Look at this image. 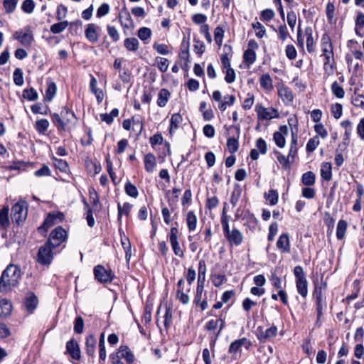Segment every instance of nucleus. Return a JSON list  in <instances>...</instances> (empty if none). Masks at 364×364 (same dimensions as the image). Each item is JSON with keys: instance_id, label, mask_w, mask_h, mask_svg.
<instances>
[{"instance_id": "a18cd8bd", "label": "nucleus", "mask_w": 364, "mask_h": 364, "mask_svg": "<svg viewBox=\"0 0 364 364\" xmlns=\"http://www.w3.org/2000/svg\"><path fill=\"white\" fill-rule=\"evenodd\" d=\"M246 220L244 225L247 226L251 231H255L258 226V220L252 213H249L244 218Z\"/></svg>"}, {"instance_id": "9b49d317", "label": "nucleus", "mask_w": 364, "mask_h": 364, "mask_svg": "<svg viewBox=\"0 0 364 364\" xmlns=\"http://www.w3.org/2000/svg\"><path fill=\"white\" fill-rule=\"evenodd\" d=\"M94 275L95 279L100 283H109L113 279V275L111 270L106 269L102 265H97L94 268Z\"/></svg>"}, {"instance_id": "c9c22d12", "label": "nucleus", "mask_w": 364, "mask_h": 364, "mask_svg": "<svg viewBox=\"0 0 364 364\" xmlns=\"http://www.w3.org/2000/svg\"><path fill=\"white\" fill-rule=\"evenodd\" d=\"M197 217L193 210H189L186 214V224L189 232L194 231L197 226Z\"/></svg>"}, {"instance_id": "473e14b6", "label": "nucleus", "mask_w": 364, "mask_h": 364, "mask_svg": "<svg viewBox=\"0 0 364 364\" xmlns=\"http://www.w3.org/2000/svg\"><path fill=\"white\" fill-rule=\"evenodd\" d=\"M183 122V117L179 113H175L171 115L170 120L169 133H173L179 128L180 124Z\"/></svg>"}, {"instance_id": "603ef678", "label": "nucleus", "mask_w": 364, "mask_h": 364, "mask_svg": "<svg viewBox=\"0 0 364 364\" xmlns=\"http://www.w3.org/2000/svg\"><path fill=\"white\" fill-rule=\"evenodd\" d=\"M264 198L270 205H275L279 200L278 192L274 189L269 190L268 192L264 193Z\"/></svg>"}, {"instance_id": "e433bc0d", "label": "nucleus", "mask_w": 364, "mask_h": 364, "mask_svg": "<svg viewBox=\"0 0 364 364\" xmlns=\"http://www.w3.org/2000/svg\"><path fill=\"white\" fill-rule=\"evenodd\" d=\"M335 69V60L334 57L326 56L323 58V70L328 75H331L333 73Z\"/></svg>"}, {"instance_id": "39448f33", "label": "nucleus", "mask_w": 364, "mask_h": 364, "mask_svg": "<svg viewBox=\"0 0 364 364\" xmlns=\"http://www.w3.org/2000/svg\"><path fill=\"white\" fill-rule=\"evenodd\" d=\"M28 206L26 200H20L11 208V220L18 226L24 223L28 215Z\"/></svg>"}, {"instance_id": "f704fd0d", "label": "nucleus", "mask_w": 364, "mask_h": 364, "mask_svg": "<svg viewBox=\"0 0 364 364\" xmlns=\"http://www.w3.org/2000/svg\"><path fill=\"white\" fill-rule=\"evenodd\" d=\"M305 34L306 35V49L309 53H311L315 50L312 28L309 26L306 27Z\"/></svg>"}, {"instance_id": "412c9836", "label": "nucleus", "mask_w": 364, "mask_h": 364, "mask_svg": "<svg viewBox=\"0 0 364 364\" xmlns=\"http://www.w3.org/2000/svg\"><path fill=\"white\" fill-rule=\"evenodd\" d=\"M98 26L94 23H89L87 25V27L85 31V36L86 38L90 43H96L99 39V35L97 33Z\"/></svg>"}, {"instance_id": "e2e57ef3", "label": "nucleus", "mask_w": 364, "mask_h": 364, "mask_svg": "<svg viewBox=\"0 0 364 364\" xmlns=\"http://www.w3.org/2000/svg\"><path fill=\"white\" fill-rule=\"evenodd\" d=\"M319 143L320 141L318 136H315L313 138H311L306 144V151L308 153H311L314 151L317 146L319 145Z\"/></svg>"}, {"instance_id": "052dcab7", "label": "nucleus", "mask_w": 364, "mask_h": 364, "mask_svg": "<svg viewBox=\"0 0 364 364\" xmlns=\"http://www.w3.org/2000/svg\"><path fill=\"white\" fill-rule=\"evenodd\" d=\"M331 89L333 95L336 96L337 98H343L345 95V91L343 88L341 86H340L336 81L332 83Z\"/></svg>"}, {"instance_id": "3c124183", "label": "nucleus", "mask_w": 364, "mask_h": 364, "mask_svg": "<svg viewBox=\"0 0 364 364\" xmlns=\"http://www.w3.org/2000/svg\"><path fill=\"white\" fill-rule=\"evenodd\" d=\"M242 194V188L239 184H236L234 186V188L232 190V192L231 193L230 197V203L232 204V207H235L240 198Z\"/></svg>"}, {"instance_id": "58836bf2", "label": "nucleus", "mask_w": 364, "mask_h": 364, "mask_svg": "<svg viewBox=\"0 0 364 364\" xmlns=\"http://www.w3.org/2000/svg\"><path fill=\"white\" fill-rule=\"evenodd\" d=\"M296 287L297 292L303 297L306 298L308 294V282L306 278L296 281Z\"/></svg>"}, {"instance_id": "0eeeda50", "label": "nucleus", "mask_w": 364, "mask_h": 364, "mask_svg": "<svg viewBox=\"0 0 364 364\" xmlns=\"http://www.w3.org/2000/svg\"><path fill=\"white\" fill-rule=\"evenodd\" d=\"M67 238L68 234L66 230L63 227L58 226L50 232L46 242L48 245H51L57 249L67 240Z\"/></svg>"}, {"instance_id": "69168bd1", "label": "nucleus", "mask_w": 364, "mask_h": 364, "mask_svg": "<svg viewBox=\"0 0 364 364\" xmlns=\"http://www.w3.org/2000/svg\"><path fill=\"white\" fill-rule=\"evenodd\" d=\"M35 6V2L33 0H24L21 4V9L26 14H31Z\"/></svg>"}, {"instance_id": "4be33fe9", "label": "nucleus", "mask_w": 364, "mask_h": 364, "mask_svg": "<svg viewBox=\"0 0 364 364\" xmlns=\"http://www.w3.org/2000/svg\"><path fill=\"white\" fill-rule=\"evenodd\" d=\"M97 339L95 336L89 335L85 338V352L89 357L94 358L95 355Z\"/></svg>"}, {"instance_id": "f257e3e1", "label": "nucleus", "mask_w": 364, "mask_h": 364, "mask_svg": "<svg viewBox=\"0 0 364 364\" xmlns=\"http://www.w3.org/2000/svg\"><path fill=\"white\" fill-rule=\"evenodd\" d=\"M21 278L18 266L11 264L3 271L0 277V292L7 293L18 286Z\"/></svg>"}, {"instance_id": "aec40b11", "label": "nucleus", "mask_w": 364, "mask_h": 364, "mask_svg": "<svg viewBox=\"0 0 364 364\" xmlns=\"http://www.w3.org/2000/svg\"><path fill=\"white\" fill-rule=\"evenodd\" d=\"M277 247L282 253H289L290 252V241L288 233H282L278 238L277 243Z\"/></svg>"}, {"instance_id": "ddd939ff", "label": "nucleus", "mask_w": 364, "mask_h": 364, "mask_svg": "<svg viewBox=\"0 0 364 364\" xmlns=\"http://www.w3.org/2000/svg\"><path fill=\"white\" fill-rule=\"evenodd\" d=\"M224 128H225L228 131H229L232 129H235L236 131L237 137H235V136L230 137L227 140V147H228V151L231 154H234L238 150V148H239L238 138H239L240 134V125H238V124L237 125H232L228 127L225 125L224 127Z\"/></svg>"}, {"instance_id": "f8f14e48", "label": "nucleus", "mask_w": 364, "mask_h": 364, "mask_svg": "<svg viewBox=\"0 0 364 364\" xmlns=\"http://www.w3.org/2000/svg\"><path fill=\"white\" fill-rule=\"evenodd\" d=\"M13 37L26 47H30L34 41L33 32L29 28H28L26 32L24 33L22 31H16Z\"/></svg>"}, {"instance_id": "c03bdc74", "label": "nucleus", "mask_w": 364, "mask_h": 364, "mask_svg": "<svg viewBox=\"0 0 364 364\" xmlns=\"http://www.w3.org/2000/svg\"><path fill=\"white\" fill-rule=\"evenodd\" d=\"M50 116L53 123L56 126L58 131H65L66 129V122L63 120L60 114L53 113Z\"/></svg>"}, {"instance_id": "ea45409f", "label": "nucleus", "mask_w": 364, "mask_h": 364, "mask_svg": "<svg viewBox=\"0 0 364 364\" xmlns=\"http://www.w3.org/2000/svg\"><path fill=\"white\" fill-rule=\"evenodd\" d=\"M74 23V22L69 23L68 21H60L53 24L50 26V30L53 34H58L65 31L69 24L73 25Z\"/></svg>"}, {"instance_id": "a211bd4d", "label": "nucleus", "mask_w": 364, "mask_h": 364, "mask_svg": "<svg viewBox=\"0 0 364 364\" xmlns=\"http://www.w3.org/2000/svg\"><path fill=\"white\" fill-rule=\"evenodd\" d=\"M225 326V319L221 317L217 319H210L208 321L204 326V328L210 332H214L218 328V330L217 331H220V334H221L222 331Z\"/></svg>"}, {"instance_id": "8fccbe9b", "label": "nucleus", "mask_w": 364, "mask_h": 364, "mask_svg": "<svg viewBox=\"0 0 364 364\" xmlns=\"http://www.w3.org/2000/svg\"><path fill=\"white\" fill-rule=\"evenodd\" d=\"M347 222L344 220H340L337 224L336 228V237L341 240L345 237L346 231L347 229Z\"/></svg>"}, {"instance_id": "338daca9", "label": "nucleus", "mask_w": 364, "mask_h": 364, "mask_svg": "<svg viewBox=\"0 0 364 364\" xmlns=\"http://www.w3.org/2000/svg\"><path fill=\"white\" fill-rule=\"evenodd\" d=\"M86 167L90 172L93 171L94 175L99 173L102 170L101 165L99 162H94L91 160L86 161Z\"/></svg>"}, {"instance_id": "c756f323", "label": "nucleus", "mask_w": 364, "mask_h": 364, "mask_svg": "<svg viewBox=\"0 0 364 364\" xmlns=\"http://www.w3.org/2000/svg\"><path fill=\"white\" fill-rule=\"evenodd\" d=\"M60 115L63 118V120H64V122H66V127L69 124L75 123L77 121V118L75 113L70 109H68L67 107H64L62 109L60 112Z\"/></svg>"}, {"instance_id": "72a5a7b5", "label": "nucleus", "mask_w": 364, "mask_h": 364, "mask_svg": "<svg viewBox=\"0 0 364 364\" xmlns=\"http://www.w3.org/2000/svg\"><path fill=\"white\" fill-rule=\"evenodd\" d=\"M297 145H298L297 134L294 132H291V143H290L289 151L288 154L289 155V156L291 157V162L294 161V159H295L296 156L297 155V151H298Z\"/></svg>"}, {"instance_id": "2eb2a0df", "label": "nucleus", "mask_w": 364, "mask_h": 364, "mask_svg": "<svg viewBox=\"0 0 364 364\" xmlns=\"http://www.w3.org/2000/svg\"><path fill=\"white\" fill-rule=\"evenodd\" d=\"M251 345V341L247 338L237 339L232 342L229 346L228 353L230 354H235L241 350L242 346H244L247 350H248Z\"/></svg>"}, {"instance_id": "7ed1b4c3", "label": "nucleus", "mask_w": 364, "mask_h": 364, "mask_svg": "<svg viewBox=\"0 0 364 364\" xmlns=\"http://www.w3.org/2000/svg\"><path fill=\"white\" fill-rule=\"evenodd\" d=\"M327 288V284L322 280L314 285L313 291V298L315 299V305L317 313V323L323 315V311L326 309V299L325 292Z\"/></svg>"}, {"instance_id": "4d7b16f0", "label": "nucleus", "mask_w": 364, "mask_h": 364, "mask_svg": "<svg viewBox=\"0 0 364 364\" xmlns=\"http://www.w3.org/2000/svg\"><path fill=\"white\" fill-rule=\"evenodd\" d=\"M243 60L248 66L253 64L256 60V53L252 49H247L243 54Z\"/></svg>"}, {"instance_id": "a19ab883", "label": "nucleus", "mask_w": 364, "mask_h": 364, "mask_svg": "<svg viewBox=\"0 0 364 364\" xmlns=\"http://www.w3.org/2000/svg\"><path fill=\"white\" fill-rule=\"evenodd\" d=\"M132 207H133V205L128 202L124 203L123 204V205H121L120 203H118V205H117V210H118L117 220H118V221L121 222L122 215H125L128 216L129 215V213H130Z\"/></svg>"}, {"instance_id": "de8ad7c7", "label": "nucleus", "mask_w": 364, "mask_h": 364, "mask_svg": "<svg viewBox=\"0 0 364 364\" xmlns=\"http://www.w3.org/2000/svg\"><path fill=\"white\" fill-rule=\"evenodd\" d=\"M56 85L54 82L47 83V90L46 91L45 100L51 102L56 94Z\"/></svg>"}, {"instance_id": "6e6552de", "label": "nucleus", "mask_w": 364, "mask_h": 364, "mask_svg": "<svg viewBox=\"0 0 364 364\" xmlns=\"http://www.w3.org/2000/svg\"><path fill=\"white\" fill-rule=\"evenodd\" d=\"M255 112L259 120H269L279 117V113L277 109L274 107L265 108L262 104L256 105Z\"/></svg>"}, {"instance_id": "49530a36", "label": "nucleus", "mask_w": 364, "mask_h": 364, "mask_svg": "<svg viewBox=\"0 0 364 364\" xmlns=\"http://www.w3.org/2000/svg\"><path fill=\"white\" fill-rule=\"evenodd\" d=\"M332 167L330 163H323L321 168V176L325 181H330L332 178Z\"/></svg>"}, {"instance_id": "6e6d98bb", "label": "nucleus", "mask_w": 364, "mask_h": 364, "mask_svg": "<svg viewBox=\"0 0 364 364\" xmlns=\"http://www.w3.org/2000/svg\"><path fill=\"white\" fill-rule=\"evenodd\" d=\"M48 127L49 122L46 119L37 120L35 124L36 131L41 134H43L47 131Z\"/></svg>"}, {"instance_id": "f03ea898", "label": "nucleus", "mask_w": 364, "mask_h": 364, "mask_svg": "<svg viewBox=\"0 0 364 364\" xmlns=\"http://www.w3.org/2000/svg\"><path fill=\"white\" fill-rule=\"evenodd\" d=\"M221 225L224 235L230 245L239 246L242 243L244 239L242 233L235 228H233L232 230L230 229L229 219L226 215L225 208L222 213Z\"/></svg>"}, {"instance_id": "37998d69", "label": "nucleus", "mask_w": 364, "mask_h": 364, "mask_svg": "<svg viewBox=\"0 0 364 364\" xmlns=\"http://www.w3.org/2000/svg\"><path fill=\"white\" fill-rule=\"evenodd\" d=\"M132 126H133V130H134V127H139V134H141L143 129V124L140 120H131V119H125L122 123V127L125 130H130Z\"/></svg>"}, {"instance_id": "6ab92c4d", "label": "nucleus", "mask_w": 364, "mask_h": 364, "mask_svg": "<svg viewBox=\"0 0 364 364\" xmlns=\"http://www.w3.org/2000/svg\"><path fill=\"white\" fill-rule=\"evenodd\" d=\"M277 327L274 325H272L265 331H259L257 334V339L261 343H265L269 341L271 338L275 337L277 334Z\"/></svg>"}, {"instance_id": "7c9ffc66", "label": "nucleus", "mask_w": 364, "mask_h": 364, "mask_svg": "<svg viewBox=\"0 0 364 364\" xmlns=\"http://www.w3.org/2000/svg\"><path fill=\"white\" fill-rule=\"evenodd\" d=\"M12 311V304L9 299H0V317H6L11 314Z\"/></svg>"}, {"instance_id": "2f4dec72", "label": "nucleus", "mask_w": 364, "mask_h": 364, "mask_svg": "<svg viewBox=\"0 0 364 364\" xmlns=\"http://www.w3.org/2000/svg\"><path fill=\"white\" fill-rule=\"evenodd\" d=\"M171 97V92L165 88L160 90L158 93L157 105L160 107H164L169 98Z\"/></svg>"}, {"instance_id": "423d86ee", "label": "nucleus", "mask_w": 364, "mask_h": 364, "mask_svg": "<svg viewBox=\"0 0 364 364\" xmlns=\"http://www.w3.org/2000/svg\"><path fill=\"white\" fill-rule=\"evenodd\" d=\"M64 220V215L61 212L49 213L44 220L43 224L38 228V232L46 236L48 229L55 224L62 222Z\"/></svg>"}, {"instance_id": "4c0bfd02", "label": "nucleus", "mask_w": 364, "mask_h": 364, "mask_svg": "<svg viewBox=\"0 0 364 364\" xmlns=\"http://www.w3.org/2000/svg\"><path fill=\"white\" fill-rule=\"evenodd\" d=\"M9 211L8 206H4L0 210V229H6L9 225Z\"/></svg>"}, {"instance_id": "5701e85b", "label": "nucleus", "mask_w": 364, "mask_h": 364, "mask_svg": "<svg viewBox=\"0 0 364 364\" xmlns=\"http://www.w3.org/2000/svg\"><path fill=\"white\" fill-rule=\"evenodd\" d=\"M119 19L122 26L124 28H129L133 23L130 13L126 7L121 9L119 14Z\"/></svg>"}, {"instance_id": "bb28decb", "label": "nucleus", "mask_w": 364, "mask_h": 364, "mask_svg": "<svg viewBox=\"0 0 364 364\" xmlns=\"http://www.w3.org/2000/svg\"><path fill=\"white\" fill-rule=\"evenodd\" d=\"M144 163L145 170L149 173L153 172L156 166L155 156L151 153L146 154L144 158Z\"/></svg>"}, {"instance_id": "4468645a", "label": "nucleus", "mask_w": 364, "mask_h": 364, "mask_svg": "<svg viewBox=\"0 0 364 364\" xmlns=\"http://www.w3.org/2000/svg\"><path fill=\"white\" fill-rule=\"evenodd\" d=\"M277 93L285 105H290L294 100V95L291 90L283 83L277 86Z\"/></svg>"}, {"instance_id": "f3484780", "label": "nucleus", "mask_w": 364, "mask_h": 364, "mask_svg": "<svg viewBox=\"0 0 364 364\" xmlns=\"http://www.w3.org/2000/svg\"><path fill=\"white\" fill-rule=\"evenodd\" d=\"M66 353L75 360H79L80 359L81 353L80 346L75 339H70L66 343Z\"/></svg>"}, {"instance_id": "b1692460", "label": "nucleus", "mask_w": 364, "mask_h": 364, "mask_svg": "<svg viewBox=\"0 0 364 364\" xmlns=\"http://www.w3.org/2000/svg\"><path fill=\"white\" fill-rule=\"evenodd\" d=\"M97 79L91 75L90 87L91 92L95 95L97 102L100 104L103 101L104 93L102 90L97 87Z\"/></svg>"}, {"instance_id": "cd10ccee", "label": "nucleus", "mask_w": 364, "mask_h": 364, "mask_svg": "<svg viewBox=\"0 0 364 364\" xmlns=\"http://www.w3.org/2000/svg\"><path fill=\"white\" fill-rule=\"evenodd\" d=\"M179 58L181 60L185 61V65H187L189 63V41L183 39L181 45V51L179 53Z\"/></svg>"}, {"instance_id": "864d4df0", "label": "nucleus", "mask_w": 364, "mask_h": 364, "mask_svg": "<svg viewBox=\"0 0 364 364\" xmlns=\"http://www.w3.org/2000/svg\"><path fill=\"white\" fill-rule=\"evenodd\" d=\"M316 182L315 174L312 171H307L301 176V183L305 186H313Z\"/></svg>"}, {"instance_id": "a878e982", "label": "nucleus", "mask_w": 364, "mask_h": 364, "mask_svg": "<svg viewBox=\"0 0 364 364\" xmlns=\"http://www.w3.org/2000/svg\"><path fill=\"white\" fill-rule=\"evenodd\" d=\"M119 230L121 235V244L125 252V257L127 260H129L132 255L131 243L129 238L122 231V229L119 228Z\"/></svg>"}, {"instance_id": "1a4fd4ad", "label": "nucleus", "mask_w": 364, "mask_h": 364, "mask_svg": "<svg viewBox=\"0 0 364 364\" xmlns=\"http://www.w3.org/2000/svg\"><path fill=\"white\" fill-rule=\"evenodd\" d=\"M178 235V229L176 227L171 228L170 232L168 234V239L171 248L176 256L183 258L184 257V252L179 245Z\"/></svg>"}, {"instance_id": "bf43d9fd", "label": "nucleus", "mask_w": 364, "mask_h": 364, "mask_svg": "<svg viewBox=\"0 0 364 364\" xmlns=\"http://www.w3.org/2000/svg\"><path fill=\"white\" fill-rule=\"evenodd\" d=\"M205 282L198 281L196 295L194 296L193 303L196 305L199 304L200 301L202 299V294L204 290Z\"/></svg>"}, {"instance_id": "c85d7f7f", "label": "nucleus", "mask_w": 364, "mask_h": 364, "mask_svg": "<svg viewBox=\"0 0 364 364\" xmlns=\"http://www.w3.org/2000/svg\"><path fill=\"white\" fill-rule=\"evenodd\" d=\"M260 87L264 90L269 92L274 88L271 76L268 73L262 74L259 77Z\"/></svg>"}, {"instance_id": "774afa93", "label": "nucleus", "mask_w": 364, "mask_h": 364, "mask_svg": "<svg viewBox=\"0 0 364 364\" xmlns=\"http://www.w3.org/2000/svg\"><path fill=\"white\" fill-rule=\"evenodd\" d=\"M361 94H357L356 90L354 91V96L352 97V104L356 107L364 109V100H362Z\"/></svg>"}, {"instance_id": "13d9d810", "label": "nucleus", "mask_w": 364, "mask_h": 364, "mask_svg": "<svg viewBox=\"0 0 364 364\" xmlns=\"http://www.w3.org/2000/svg\"><path fill=\"white\" fill-rule=\"evenodd\" d=\"M23 97L28 101H36L38 98V95L33 87H30L23 91Z\"/></svg>"}, {"instance_id": "09e8293b", "label": "nucleus", "mask_w": 364, "mask_h": 364, "mask_svg": "<svg viewBox=\"0 0 364 364\" xmlns=\"http://www.w3.org/2000/svg\"><path fill=\"white\" fill-rule=\"evenodd\" d=\"M139 41L136 38H127L124 41V46L129 51H136L139 48Z\"/></svg>"}, {"instance_id": "5fc2aeb1", "label": "nucleus", "mask_w": 364, "mask_h": 364, "mask_svg": "<svg viewBox=\"0 0 364 364\" xmlns=\"http://www.w3.org/2000/svg\"><path fill=\"white\" fill-rule=\"evenodd\" d=\"M126 194L132 198H136L139 196L138 190L135 185L127 181L124 185Z\"/></svg>"}, {"instance_id": "9d476101", "label": "nucleus", "mask_w": 364, "mask_h": 364, "mask_svg": "<svg viewBox=\"0 0 364 364\" xmlns=\"http://www.w3.org/2000/svg\"><path fill=\"white\" fill-rule=\"evenodd\" d=\"M38 299L33 291H27L23 301V306L28 314H32L38 305Z\"/></svg>"}, {"instance_id": "20e7f679", "label": "nucleus", "mask_w": 364, "mask_h": 364, "mask_svg": "<svg viewBox=\"0 0 364 364\" xmlns=\"http://www.w3.org/2000/svg\"><path fill=\"white\" fill-rule=\"evenodd\" d=\"M59 251H56L55 247L51 245H48V242H46L43 245L38 248L36 261L41 265H49L53 262L55 255Z\"/></svg>"}, {"instance_id": "393cba45", "label": "nucleus", "mask_w": 364, "mask_h": 364, "mask_svg": "<svg viewBox=\"0 0 364 364\" xmlns=\"http://www.w3.org/2000/svg\"><path fill=\"white\" fill-rule=\"evenodd\" d=\"M116 353H119L120 358H124L128 364H132L134 360L133 353L127 346H121Z\"/></svg>"}, {"instance_id": "dca6fc26", "label": "nucleus", "mask_w": 364, "mask_h": 364, "mask_svg": "<svg viewBox=\"0 0 364 364\" xmlns=\"http://www.w3.org/2000/svg\"><path fill=\"white\" fill-rule=\"evenodd\" d=\"M288 134V127L287 125H282L278 132L273 134V139L276 145L279 148H284L286 145L285 136Z\"/></svg>"}, {"instance_id": "0e129e2a", "label": "nucleus", "mask_w": 364, "mask_h": 364, "mask_svg": "<svg viewBox=\"0 0 364 364\" xmlns=\"http://www.w3.org/2000/svg\"><path fill=\"white\" fill-rule=\"evenodd\" d=\"M18 0H4L3 5L6 14L13 13L17 6Z\"/></svg>"}, {"instance_id": "680f3d73", "label": "nucleus", "mask_w": 364, "mask_h": 364, "mask_svg": "<svg viewBox=\"0 0 364 364\" xmlns=\"http://www.w3.org/2000/svg\"><path fill=\"white\" fill-rule=\"evenodd\" d=\"M210 279L212 284L216 287H220L226 281L224 274H213Z\"/></svg>"}, {"instance_id": "79ce46f5", "label": "nucleus", "mask_w": 364, "mask_h": 364, "mask_svg": "<svg viewBox=\"0 0 364 364\" xmlns=\"http://www.w3.org/2000/svg\"><path fill=\"white\" fill-rule=\"evenodd\" d=\"M277 155V159L278 162L282 164L283 169L287 170L290 168V164L291 162V157L288 154L287 156H285L279 151H274Z\"/></svg>"}]
</instances>
